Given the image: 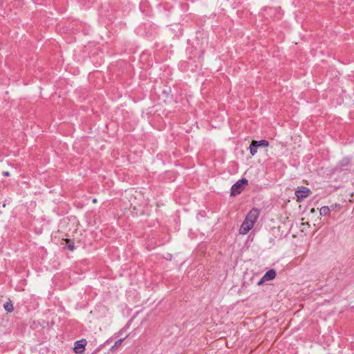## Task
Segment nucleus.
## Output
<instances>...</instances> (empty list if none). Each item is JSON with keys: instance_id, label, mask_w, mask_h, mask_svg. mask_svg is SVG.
<instances>
[{"instance_id": "nucleus-1", "label": "nucleus", "mask_w": 354, "mask_h": 354, "mask_svg": "<svg viewBox=\"0 0 354 354\" xmlns=\"http://www.w3.org/2000/svg\"><path fill=\"white\" fill-rule=\"evenodd\" d=\"M259 210L256 208L252 209L247 214L245 220L243 221L240 229L239 233L241 234H246L250 230L252 229L255 222L259 216Z\"/></svg>"}, {"instance_id": "nucleus-2", "label": "nucleus", "mask_w": 354, "mask_h": 354, "mask_svg": "<svg viewBox=\"0 0 354 354\" xmlns=\"http://www.w3.org/2000/svg\"><path fill=\"white\" fill-rule=\"evenodd\" d=\"M248 184V180L245 178H242L237 181L234 185H232L231 188V195L235 196L241 192L243 189L244 186Z\"/></svg>"}, {"instance_id": "nucleus-3", "label": "nucleus", "mask_w": 354, "mask_h": 354, "mask_svg": "<svg viewBox=\"0 0 354 354\" xmlns=\"http://www.w3.org/2000/svg\"><path fill=\"white\" fill-rule=\"evenodd\" d=\"M311 191L306 187H299L295 191V196L297 198V201H301L311 194Z\"/></svg>"}, {"instance_id": "nucleus-4", "label": "nucleus", "mask_w": 354, "mask_h": 354, "mask_svg": "<svg viewBox=\"0 0 354 354\" xmlns=\"http://www.w3.org/2000/svg\"><path fill=\"white\" fill-rule=\"evenodd\" d=\"M87 342L85 339H82L81 340H78L75 342V346H74V352L76 354H83L85 351V346L86 345Z\"/></svg>"}, {"instance_id": "nucleus-5", "label": "nucleus", "mask_w": 354, "mask_h": 354, "mask_svg": "<svg viewBox=\"0 0 354 354\" xmlns=\"http://www.w3.org/2000/svg\"><path fill=\"white\" fill-rule=\"evenodd\" d=\"M276 277V272L274 270H268L263 277L258 281L257 284L259 286L262 285L264 282L272 280Z\"/></svg>"}, {"instance_id": "nucleus-6", "label": "nucleus", "mask_w": 354, "mask_h": 354, "mask_svg": "<svg viewBox=\"0 0 354 354\" xmlns=\"http://www.w3.org/2000/svg\"><path fill=\"white\" fill-rule=\"evenodd\" d=\"M299 227L301 232L307 233L309 231L310 224L308 221H304V218H303Z\"/></svg>"}, {"instance_id": "nucleus-7", "label": "nucleus", "mask_w": 354, "mask_h": 354, "mask_svg": "<svg viewBox=\"0 0 354 354\" xmlns=\"http://www.w3.org/2000/svg\"><path fill=\"white\" fill-rule=\"evenodd\" d=\"M252 145H257V147H268L269 142L266 140H261L259 141L253 140Z\"/></svg>"}, {"instance_id": "nucleus-8", "label": "nucleus", "mask_w": 354, "mask_h": 354, "mask_svg": "<svg viewBox=\"0 0 354 354\" xmlns=\"http://www.w3.org/2000/svg\"><path fill=\"white\" fill-rule=\"evenodd\" d=\"M3 308L8 313H12L14 310V307L11 301H8L4 304Z\"/></svg>"}, {"instance_id": "nucleus-9", "label": "nucleus", "mask_w": 354, "mask_h": 354, "mask_svg": "<svg viewBox=\"0 0 354 354\" xmlns=\"http://www.w3.org/2000/svg\"><path fill=\"white\" fill-rule=\"evenodd\" d=\"M330 212V208L328 206L322 207L319 209V214L321 216H326Z\"/></svg>"}, {"instance_id": "nucleus-10", "label": "nucleus", "mask_w": 354, "mask_h": 354, "mask_svg": "<svg viewBox=\"0 0 354 354\" xmlns=\"http://www.w3.org/2000/svg\"><path fill=\"white\" fill-rule=\"evenodd\" d=\"M67 244V247L71 251H73L74 250V243L71 241L70 239H66L64 240Z\"/></svg>"}, {"instance_id": "nucleus-11", "label": "nucleus", "mask_w": 354, "mask_h": 354, "mask_svg": "<svg viewBox=\"0 0 354 354\" xmlns=\"http://www.w3.org/2000/svg\"><path fill=\"white\" fill-rule=\"evenodd\" d=\"M256 147H257V145H252V142L250 145V153L252 156L255 155L257 152Z\"/></svg>"}, {"instance_id": "nucleus-12", "label": "nucleus", "mask_w": 354, "mask_h": 354, "mask_svg": "<svg viewBox=\"0 0 354 354\" xmlns=\"http://www.w3.org/2000/svg\"><path fill=\"white\" fill-rule=\"evenodd\" d=\"M123 339H118V341H116V342H115V344H114V346L112 347V348H111V349H112V350H114V349H115L116 348L119 347V346L122 344V342H123Z\"/></svg>"}, {"instance_id": "nucleus-13", "label": "nucleus", "mask_w": 354, "mask_h": 354, "mask_svg": "<svg viewBox=\"0 0 354 354\" xmlns=\"http://www.w3.org/2000/svg\"><path fill=\"white\" fill-rule=\"evenodd\" d=\"M3 175L5 176H10V173L8 171H3Z\"/></svg>"}, {"instance_id": "nucleus-14", "label": "nucleus", "mask_w": 354, "mask_h": 354, "mask_svg": "<svg viewBox=\"0 0 354 354\" xmlns=\"http://www.w3.org/2000/svg\"><path fill=\"white\" fill-rule=\"evenodd\" d=\"M315 209L314 208H312V209H310V213L313 214V213H315Z\"/></svg>"}, {"instance_id": "nucleus-15", "label": "nucleus", "mask_w": 354, "mask_h": 354, "mask_svg": "<svg viewBox=\"0 0 354 354\" xmlns=\"http://www.w3.org/2000/svg\"><path fill=\"white\" fill-rule=\"evenodd\" d=\"M93 203H97V199H96V198H93Z\"/></svg>"}]
</instances>
